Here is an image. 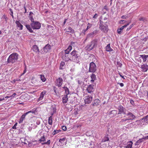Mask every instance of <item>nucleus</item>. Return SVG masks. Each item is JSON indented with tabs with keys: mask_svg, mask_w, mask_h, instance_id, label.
<instances>
[{
	"mask_svg": "<svg viewBox=\"0 0 148 148\" xmlns=\"http://www.w3.org/2000/svg\"><path fill=\"white\" fill-rule=\"evenodd\" d=\"M46 141V139L44 135H43L42 136H41L40 138L39 139V141L40 142H44Z\"/></svg>",
	"mask_w": 148,
	"mask_h": 148,
	"instance_id": "33",
	"label": "nucleus"
},
{
	"mask_svg": "<svg viewBox=\"0 0 148 148\" xmlns=\"http://www.w3.org/2000/svg\"><path fill=\"white\" fill-rule=\"evenodd\" d=\"M119 110V114H121L122 113H123L124 114H125V108L122 106H120L118 109Z\"/></svg>",
	"mask_w": 148,
	"mask_h": 148,
	"instance_id": "13",
	"label": "nucleus"
},
{
	"mask_svg": "<svg viewBox=\"0 0 148 148\" xmlns=\"http://www.w3.org/2000/svg\"><path fill=\"white\" fill-rule=\"evenodd\" d=\"M71 53L70 54H64L62 57V58L63 60L65 61H68L69 60H70Z\"/></svg>",
	"mask_w": 148,
	"mask_h": 148,
	"instance_id": "11",
	"label": "nucleus"
},
{
	"mask_svg": "<svg viewBox=\"0 0 148 148\" xmlns=\"http://www.w3.org/2000/svg\"><path fill=\"white\" fill-rule=\"evenodd\" d=\"M86 91L89 93H91L94 91L93 86L92 85H90L87 86L86 89Z\"/></svg>",
	"mask_w": 148,
	"mask_h": 148,
	"instance_id": "10",
	"label": "nucleus"
},
{
	"mask_svg": "<svg viewBox=\"0 0 148 148\" xmlns=\"http://www.w3.org/2000/svg\"><path fill=\"white\" fill-rule=\"evenodd\" d=\"M25 27L31 33H32L33 32V31L30 25H25Z\"/></svg>",
	"mask_w": 148,
	"mask_h": 148,
	"instance_id": "31",
	"label": "nucleus"
},
{
	"mask_svg": "<svg viewBox=\"0 0 148 148\" xmlns=\"http://www.w3.org/2000/svg\"><path fill=\"white\" fill-rule=\"evenodd\" d=\"M31 21L32 22H35L34 21V19L33 17H31Z\"/></svg>",
	"mask_w": 148,
	"mask_h": 148,
	"instance_id": "58",
	"label": "nucleus"
},
{
	"mask_svg": "<svg viewBox=\"0 0 148 148\" xmlns=\"http://www.w3.org/2000/svg\"><path fill=\"white\" fill-rule=\"evenodd\" d=\"M100 103V101L98 99H95L94 101V103L91 104V106H97L99 105V103Z\"/></svg>",
	"mask_w": 148,
	"mask_h": 148,
	"instance_id": "16",
	"label": "nucleus"
},
{
	"mask_svg": "<svg viewBox=\"0 0 148 148\" xmlns=\"http://www.w3.org/2000/svg\"><path fill=\"white\" fill-rule=\"evenodd\" d=\"M18 57V54L16 53H14L9 56L7 60V62L8 63H14L17 60Z\"/></svg>",
	"mask_w": 148,
	"mask_h": 148,
	"instance_id": "4",
	"label": "nucleus"
},
{
	"mask_svg": "<svg viewBox=\"0 0 148 148\" xmlns=\"http://www.w3.org/2000/svg\"><path fill=\"white\" fill-rule=\"evenodd\" d=\"M144 139H148V135L143 138Z\"/></svg>",
	"mask_w": 148,
	"mask_h": 148,
	"instance_id": "59",
	"label": "nucleus"
},
{
	"mask_svg": "<svg viewBox=\"0 0 148 148\" xmlns=\"http://www.w3.org/2000/svg\"><path fill=\"white\" fill-rule=\"evenodd\" d=\"M133 24L132 25H130L129 27H128L126 29V31H128L132 27H133Z\"/></svg>",
	"mask_w": 148,
	"mask_h": 148,
	"instance_id": "48",
	"label": "nucleus"
},
{
	"mask_svg": "<svg viewBox=\"0 0 148 148\" xmlns=\"http://www.w3.org/2000/svg\"><path fill=\"white\" fill-rule=\"evenodd\" d=\"M110 44H109L105 47L106 50L107 51L111 52L113 51V49L110 47Z\"/></svg>",
	"mask_w": 148,
	"mask_h": 148,
	"instance_id": "20",
	"label": "nucleus"
},
{
	"mask_svg": "<svg viewBox=\"0 0 148 148\" xmlns=\"http://www.w3.org/2000/svg\"><path fill=\"white\" fill-rule=\"evenodd\" d=\"M60 130H54L52 133L53 135H55L60 132Z\"/></svg>",
	"mask_w": 148,
	"mask_h": 148,
	"instance_id": "39",
	"label": "nucleus"
},
{
	"mask_svg": "<svg viewBox=\"0 0 148 148\" xmlns=\"http://www.w3.org/2000/svg\"><path fill=\"white\" fill-rule=\"evenodd\" d=\"M117 84H119L121 87H123L124 86V84L123 83H117Z\"/></svg>",
	"mask_w": 148,
	"mask_h": 148,
	"instance_id": "56",
	"label": "nucleus"
},
{
	"mask_svg": "<svg viewBox=\"0 0 148 148\" xmlns=\"http://www.w3.org/2000/svg\"><path fill=\"white\" fill-rule=\"evenodd\" d=\"M66 19H65L64 20V24H65L66 22Z\"/></svg>",
	"mask_w": 148,
	"mask_h": 148,
	"instance_id": "64",
	"label": "nucleus"
},
{
	"mask_svg": "<svg viewBox=\"0 0 148 148\" xmlns=\"http://www.w3.org/2000/svg\"><path fill=\"white\" fill-rule=\"evenodd\" d=\"M51 47L49 44H47L43 48V50L45 52H48L51 49Z\"/></svg>",
	"mask_w": 148,
	"mask_h": 148,
	"instance_id": "14",
	"label": "nucleus"
},
{
	"mask_svg": "<svg viewBox=\"0 0 148 148\" xmlns=\"http://www.w3.org/2000/svg\"><path fill=\"white\" fill-rule=\"evenodd\" d=\"M50 143V140H48L47 142H44L43 143H41L42 145H43L45 144L47 145H49Z\"/></svg>",
	"mask_w": 148,
	"mask_h": 148,
	"instance_id": "41",
	"label": "nucleus"
},
{
	"mask_svg": "<svg viewBox=\"0 0 148 148\" xmlns=\"http://www.w3.org/2000/svg\"><path fill=\"white\" fill-rule=\"evenodd\" d=\"M65 140V138H60L59 140V142H60V143H62V142H64V141Z\"/></svg>",
	"mask_w": 148,
	"mask_h": 148,
	"instance_id": "45",
	"label": "nucleus"
},
{
	"mask_svg": "<svg viewBox=\"0 0 148 148\" xmlns=\"http://www.w3.org/2000/svg\"><path fill=\"white\" fill-rule=\"evenodd\" d=\"M46 93V91H44L40 93V97L38 99V101H40L42 100L43 99Z\"/></svg>",
	"mask_w": 148,
	"mask_h": 148,
	"instance_id": "17",
	"label": "nucleus"
},
{
	"mask_svg": "<svg viewBox=\"0 0 148 148\" xmlns=\"http://www.w3.org/2000/svg\"><path fill=\"white\" fill-rule=\"evenodd\" d=\"M96 70V66L93 62H91L90 64L89 71L90 72L94 73Z\"/></svg>",
	"mask_w": 148,
	"mask_h": 148,
	"instance_id": "7",
	"label": "nucleus"
},
{
	"mask_svg": "<svg viewBox=\"0 0 148 148\" xmlns=\"http://www.w3.org/2000/svg\"><path fill=\"white\" fill-rule=\"evenodd\" d=\"M23 120H24V119H23L22 118L20 117V119H19V123H22L23 122Z\"/></svg>",
	"mask_w": 148,
	"mask_h": 148,
	"instance_id": "53",
	"label": "nucleus"
},
{
	"mask_svg": "<svg viewBox=\"0 0 148 148\" xmlns=\"http://www.w3.org/2000/svg\"><path fill=\"white\" fill-rule=\"evenodd\" d=\"M91 81L92 82H93L96 79V77L95 74L92 73L91 76Z\"/></svg>",
	"mask_w": 148,
	"mask_h": 148,
	"instance_id": "28",
	"label": "nucleus"
},
{
	"mask_svg": "<svg viewBox=\"0 0 148 148\" xmlns=\"http://www.w3.org/2000/svg\"><path fill=\"white\" fill-rule=\"evenodd\" d=\"M62 102L63 103H65L67 102L68 100V96L64 95L62 98Z\"/></svg>",
	"mask_w": 148,
	"mask_h": 148,
	"instance_id": "21",
	"label": "nucleus"
},
{
	"mask_svg": "<svg viewBox=\"0 0 148 148\" xmlns=\"http://www.w3.org/2000/svg\"><path fill=\"white\" fill-rule=\"evenodd\" d=\"M92 100V97L91 96H86L85 97L84 101L85 103L88 104L91 103Z\"/></svg>",
	"mask_w": 148,
	"mask_h": 148,
	"instance_id": "9",
	"label": "nucleus"
},
{
	"mask_svg": "<svg viewBox=\"0 0 148 148\" xmlns=\"http://www.w3.org/2000/svg\"><path fill=\"white\" fill-rule=\"evenodd\" d=\"M70 60L76 62L80 56V54L75 50H73L71 53Z\"/></svg>",
	"mask_w": 148,
	"mask_h": 148,
	"instance_id": "3",
	"label": "nucleus"
},
{
	"mask_svg": "<svg viewBox=\"0 0 148 148\" xmlns=\"http://www.w3.org/2000/svg\"><path fill=\"white\" fill-rule=\"evenodd\" d=\"M143 119L144 120V122H145L146 123H148V115L144 117Z\"/></svg>",
	"mask_w": 148,
	"mask_h": 148,
	"instance_id": "40",
	"label": "nucleus"
},
{
	"mask_svg": "<svg viewBox=\"0 0 148 148\" xmlns=\"http://www.w3.org/2000/svg\"><path fill=\"white\" fill-rule=\"evenodd\" d=\"M5 100V98H0V101H1L3 100Z\"/></svg>",
	"mask_w": 148,
	"mask_h": 148,
	"instance_id": "63",
	"label": "nucleus"
},
{
	"mask_svg": "<svg viewBox=\"0 0 148 148\" xmlns=\"http://www.w3.org/2000/svg\"><path fill=\"white\" fill-rule=\"evenodd\" d=\"M63 79L61 77H59L56 79V86L58 87H60L63 83Z\"/></svg>",
	"mask_w": 148,
	"mask_h": 148,
	"instance_id": "8",
	"label": "nucleus"
},
{
	"mask_svg": "<svg viewBox=\"0 0 148 148\" xmlns=\"http://www.w3.org/2000/svg\"><path fill=\"white\" fill-rule=\"evenodd\" d=\"M129 17L127 15H123L121 16V18L122 19L126 18Z\"/></svg>",
	"mask_w": 148,
	"mask_h": 148,
	"instance_id": "47",
	"label": "nucleus"
},
{
	"mask_svg": "<svg viewBox=\"0 0 148 148\" xmlns=\"http://www.w3.org/2000/svg\"><path fill=\"white\" fill-rule=\"evenodd\" d=\"M29 95L27 94H25L23 95H22L21 97L22 99H24V101H25L28 100Z\"/></svg>",
	"mask_w": 148,
	"mask_h": 148,
	"instance_id": "24",
	"label": "nucleus"
},
{
	"mask_svg": "<svg viewBox=\"0 0 148 148\" xmlns=\"http://www.w3.org/2000/svg\"><path fill=\"white\" fill-rule=\"evenodd\" d=\"M81 126L80 125H76L74 126V127H75L77 128H78L79 127H80Z\"/></svg>",
	"mask_w": 148,
	"mask_h": 148,
	"instance_id": "54",
	"label": "nucleus"
},
{
	"mask_svg": "<svg viewBox=\"0 0 148 148\" xmlns=\"http://www.w3.org/2000/svg\"><path fill=\"white\" fill-rule=\"evenodd\" d=\"M130 126H133V125H135V123H134V122H133V123H130Z\"/></svg>",
	"mask_w": 148,
	"mask_h": 148,
	"instance_id": "57",
	"label": "nucleus"
},
{
	"mask_svg": "<svg viewBox=\"0 0 148 148\" xmlns=\"http://www.w3.org/2000/svg\"><path fill=\"white\" fill-rule=\"evenodd\" d=\"M126 118L125 119H122L120 121V122L123 123L127 121V123H130V120L134 119L136 116L132 113L130 112H129L126 114Z\"/></svg>",
	"mask_w": 148,
	"mask_h": 148,
	"instance_id": "2",
	"label": "nucleus"
},
{
	"mask_svg": "<svg viewBox=\"0 0 148 148\" xmlns=\"http://www.w3.org/2000/svg\"><path fill=\"white\" fill-rule=\"evenodd\" d=\"M63 88L65 90V93L66 94V95H67L68 96V95L69 94V89L66 87L65 86H64Z\"/></svg>",
	"mask_w": 148,
	"mask_h": 148,
	"instance_id": "30",
	"label": "nucleus"
},
{
	"mask_svg": "<svg viewBox=\"0 0 148 148\" xmlns=\"http://www.w3.org/2000/svg\"><path fill=\"white\" fill-rule=\"evenodd\" d=\"M97 45V39L93 40L91 42L90 45H88L85 47L86 50L90 51L94 48L96 47Z\"/></svg>",
	"mask_w": 148,
	"mask_h": 148,
	"instance_id": "5",
	"label": "nucleus"
},
{
	"mask_svg": "<svg viewBox=\"0 0 148 148\" xmlns=\"http://www.w3.org/2000/svg\"><path fill=\"white\" fill-rule=\"evenodd\" d=\"M10 12L11 13H10V14L12 16V17L13 18H14V16H13V10H12V9H10Z\"/></svg>",
	"mask_w": 148,
	"mask_h": 148,
	"instance_id": "46",
	"label": "nucleus"
},
{
	"mask_svg": "<svg viewBox=\"0 0 148 148\" xmlns=\"http://www.w3.org/2000/svg\"><path fill=\"white\" fill-rule=\"evenodd\" d=\"M144 139L143 138L142 139H140L138 140L136 143V144L138 145L140 143L143 142L142 139Z\"/></svg>",
	"mask_w": 148,
	"mask_h": 148,
	"instance_id": "42",
	"label": "nucleus"
},
{
	"mask_svg": "<svg viewBox=\"0 0 148 148\" xmlns=\"http://www.w3.org/2000/svg\"><path fill=\"white\" fill-rule=\"evenodd\" d=\"M107 19L105 18L103 19L100 20L99 23V28L103 32H107L108 31V25Z\"/></svg>",
	"mask_w": 148,
	"mask_h": 148,
	"instance_id": "1",
	"label": "nucleus"
},
{
	"mask_svg": "<svg viewBox=\"0 0 148 148\" xmlns=\"http://www.w3.org/2000/svg\"><path fill=\"white\" fill-rule=\"evenodd\" d=\"M15 23L16 24L17 26L19 28L20 30H22L23 29V26L21 24L19 21H16Z\"/></svg>",
	"mask_w": 148,
	"mask_h": 148,
	"instance_id": "23",
	"label": "nucleus"
},
{
	"mask_svg": "<svg viewBox=\"0 0 148 148\" xmlns=\"http://www.w3.org/2000/svg\"><path fill=\"white\" fill-rule=\"evenodd\" d=\"M65 65V63L63 62H61L60 63V69H63V66Z\"/></svg>",
	"mask_w": 148,
	"mask_h": 148,
	"instance_id": "38",
	"label": "nucleus"
},
{
	"mask_svg": "<svg viewBox=\"0 0 148 148\" xmlns=\"http://www.w3.org/2000/svg\"><path fill=\"white\" fill-rule=\"evenodd\" d=\"M52 123H53V120H52V116H50L49 118L48 123L49 124L51 125H52Z\"/></svg>",
	"mask_w": 148,
	"mask_h": 148,
	"instance_id": "34",
	"label": "nucleus"
},
{
	"mask_svg": "<svg viewBox=\"0 0 148 148\" xmlns=\"http://www.w3.org/2000/svg\"><path fill=\"white\" fill-rule=\"evenodd\" d=\"M133 143L131 141H129L127 143V145L125 147V148H132Z\"/></svg>",
	"mask_w": 148,
	"mask_h": 148,
	"instance_id": "27",
	"label": "nucleus"
},
{
	"mask_svg": "<svg viewBox=\"0 0 148 148\" xmlns=\"http://www.w3.org/2000/svg\"><path fill=\"white\" fill-rule=\"evenodd\" d=\"M34 113V112L33 111H29L28 112H27L26 113H24L22 115L21 117V118H22L23 119H24L26 116V115L28 114V113Z\"/></svg>",
	"mask_w": 148,
	"mask_h": 148,
	"instance_id": "29",
	"label": "nucleus"
},
{
	"mask_svg": "<svg viewBox=\"0 0 148 148\" xmlns=\"http://www.w3.org/2000/svg\"><path fill=\"white\" fill-rule=\"evenodd\" d=\"M17 123H16L12 127L13 129H16V126H17Z\"/></svg>",
	"mask_w": 148,
	"mask_h": 148,
	"instance_id": "49",
	"label": "nucleus"
},
{
	"mask_svg": "<svg viewBox=\"0 0 148 148\" xmlns=\"http://www.w3.org/2000/svg\"><path fill=\"white\" fill-rule=\"evenodd\" d=\"M27 66L26 65H25V68H24V70L23 71V73H22L21 75L22 76V75H24V74H25L26 72V71H27Z\"/></svg>",
	"mask_w": 148,
	"mask_h": 148,
	"instance_id": "44",
	"label": "nucleus"
},
{
	"mask_svg": "<svg viewBox=\"0 0 148 148\" xmlns=\"http://www.w3.org/2000/svg\"><path fill=\"white\" fill-rule=\"evenodd\" d=\"M117 111L116 110H113L110 112V115L111 117H113L115 116L117 114Z\"/></svg>",
	"mask_w": 148,
	"mask_h": 148,
	"instance_id": "18",
	"label": "nucleus"
},
{
	"mask_svg": "<svg viewBox=\"0 0 148 148\" xmlns=\"http://www.w3.org/2000/svg\"><path fill=\"white\" fill-rule=\"evenodd\" d=\"M39 75L40 76V79L43 82H45L46 81V79L45 78L44 75Z\"/></svg>",
	"mask_w": 148,
	"mask_h": 148,
	"instance_id": "37",
	"label": "nucleus"
},
{
	"mask_svg": "<svg viewBox=\"0 0 148 148\" xmlns=\"http://www.w3.org/2000/svg\"><path fill=\"white\" fill-rule=\"evenodd\" d=\"M31 25L32 28L34 29H40L41 27V24L38 22L35 21L32 22Z\"/></svg>",
	"mask_w": 148,
	"mask_h": 148,
	"instance_id": "6",
	"label": "nucleus"
},
{
	"mask_svg": "<svg viewBox=\"0 0 148 148\" xmlns=\"http://www.w3.org/2000/svg\"><path fill=\"white\" fill-rule=\"evenodd\" d=\"M130 23H129L127 25H124L121 27L118 28L117 29V32L119 34H121V31L123 30Z\"/></svg>",
	"mask_w": 148,
	"mask_h": 148,
	"instance_id": "15",
	"label": "nucleus"
},
{
	"mask_svg": "<svg viewBox=\"0 0 148 148\" xmlns=\"http://www.w3.org/2000/svg\"><path fill=\"white\" fill-rule=\"evenodd\" d=\"M65 31L66 32H70L73 33L74 32V30L70 27H69L65 29Z\"/></svg>",
	"mask_w": 148,
	"mask_h": 148,
	"instance_id": "25",
	"label": "nucleus"
},
{
	"mask_svg": "<svg viewBox=\"0 0 148 148\" xmlns=\"http://www.w3.org/2000/svg\"><path fill=\"white\" fill-rule=\"evenodd\" d=\"M141 68L143 71L146 72L148 69V66L145 65H143L141 66Z\"/></svg>",
	"mask_w": 148,
	"mask_h": 148,
	"instance_id": "26",
	"label": "nucleus"
},
{
	"mask_svg": "<svg viewBox=\"0 0 148 148\" xmlns=\"http://www.w3.org/2000/svg\"><path fill=\"white\" fill-rule=\"evenodd\" d=\"M24 9H25V13L26 12L27 9H26V7L25 6H24Z\"/></svg>",
	"mask_w": 148,
	"mask_h": 148,
	"instance_id": "60",
	"label": "nucleus"
},
{
	"mask_svg": "<svg viewBox=\"0 0 148 148\" xmlns=\"http://www.w3.org/2000/svg\"><path fill=\"white\" fill-rule=\"evenodd\" d=\"M140 56L143 59V62H145L147 60V56L145 55H140Z\"/></svg>",
	"mask_w": 148,
	"mask_h": 148,
	"instance_id": "32",
	"label": "nucleus"
},
{
	"mask_svg": "<svg viewBox=\"0 0 148 148\" xmlns=\"http://www.w3.org/2000/svg\"><path fill=\"white\" fill-rule=\"evenodd\" d=\"M138 20L139 21H143L144 22L147 21V19L143 17H140L139 18Z\"/></svg>",
	"mask_w": 148,
	"mask_h": 148,
	"instance_id": "35",
	"label": "nucleus"
},
{
	"mask_svg": "<svg viewBox=\"0 0 148 148\" xmlns=\"http://www.w3.org/2000/svg\"><path fill=\"white\" fill-rule=\"evenodd\" d=\"M72 47L71 46H69L64 51L65 54H69V53L72 50Z\"/></svg>",
	"mask_w": 148,
	"mask_h": 148,
	"instance_id": "22",
	"label": "nucleus"
},
{
	"mask_svg": "<svg viewBox=\"0 0 148 148\" xmlns=\"http://www.w3.org/2000/svg\"><path fill=\"white\" fill-rule=\"evenodd\" d=\"M91 26H92V25L91 24H90L89 23H88V24H87V28L85 30V31L86 32V31H87L88 29L90 28L91 27Z\"/></svg>",
	"mask_w": 148,
	"mask_h": 148,
	"instance_id": "43",
	"label": "nucleus"
},
{
	"mask_svg": "<svg viewBox=\"0 0 148 148\" xmlns=\"http://www.w3.org/2000/svg\"><path fill=\"white\" fill-rule=\"evenodd\" d=\"M125 22V21L124 20H121L120 21V23H124Z\"/></svg>",
	"mask_w": 148,
	"mask_h": 148,
	"instance_id": "55",
	"label": "nucleus"
},
{
	"mask_svg": "<svg viewBox=\"0 0 148 148\" xmlns=\"http://www.w3.org/2000/svg\"><path fill=\"white\" fill-rule=\"evenodd\" d=\"M76 81L78 83L79 86H81L84 84V79L82 77L78 78L76 79Z\"/></svg>",
	"mask_w": 148,
	"mask_h": 148,
	"instance_id": "12",
	"label": "nucleus"
},
{
	"mask_svg": "<svg viewBox=\"0 0 148 148\" xmlns=\"http://www.w3.org/2000/svg\"><path fill=\"white\" fill-rule=\"evenodd\" d=\"M98 16V15L97 14H95L94 16L93 17V18H97Z\"/></svg>",
	"mask_w": 148,
	"mask_h": 148,
	"instance_id": "52",
	"label": "nucleus"
},
{
	"mask_svg": "<svg viewBox=\"0 0 148 148\" xmlns=\"http://www.w3.org/2000/svg\"><path fill=\"white\" fill-rule=\"evenodd\" d=\"M32 49L33 50V51H34L36 53H39L40 52V51L38 49V48L37 45H33L32 47Z\"/></svg>",
	"mask_w": 148,
	"mask_h": 148,
	"instance_id": "19",
	"label": "nucleus"
},
{
	"mask_svg": "<svg viewBox=\"0 0 148 148\" xmlns=\"http://www.w3.org/2000/svg\"><path fill=\"white\" fill-rule=\"evenodd\" d=\"M119 75H120V76L122 78H123L124 79H125V78H124V76H122V75H121L120 73H119Z\"/></svg>",
	"mask_w": 148,
	"mask_h": 148,
	"instance_id": "61",
	"label": "nucleus"
},
{
	"mask_svg": "<svg viewBox=\"0 0 148 148\" xmlns=\"http://www.w3.org/2000/svg\"><path fill=\"white\" fill-rule=\"evenodd\" d=\"M16 95V94L15 93H14L13 94V95H12L11 96L12 97H14Z\"/></svg>",
	"mask_w": 148,
	"mask_h": 148,
	"instance_id": "62",
	"label": "nucleus"
},
{
	"mask_svg": "<svg viewBox=\"0 0 148 148\" xmlns=\"http://www.w3.org/2000/svg\"><path fill=\"white\" fill-rule=\"evenodd\" d=\"M62 129L63 130L65 131L66 130V127L65 126H63L62 127Z\"/></svg>",
	"mask_w": 148,
	"mask_h": 148,
	"instance_id": "51",
	"label": "nucleus"
},
{
	"mask_svg": "<svg viewBox=\"0 0 148 148\" xmlns=\"http://www.w3.org/2000/svg\"><path fill=\"white\" fill-rule=\"evenodd\" d=\"M109 140V138L106 136H104V137L103 138L101 142H106L107 141H108Z\"/></svg>",
	"mask_w": 148,
	"mask_h": 148,
	"instance_id": "36",
	"label": "nucleus"
},
{
	"mask_svg": "<svg viewBox=\"0 0 148 148\" xmlns=\"http://www.w3.org/2000/svg\"><path fill=\"white\" fill-rule=\"evenodd\" d=\"M130 102L131 104L132 105H134L135 104V103H134V101L132 99H131L130 100Z\"/></svg>",
	"mask_w": 148,
	"mask_h": 148,
	"instance_id": "50",
	"label": "nucleus"
}]
</instances>
